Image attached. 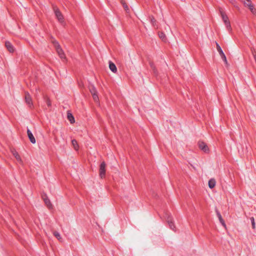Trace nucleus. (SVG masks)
Masks as SVG:
<instances>
[{
	"label": "nucleus",
	"mask_w": 256,
	"mask_h": 256,
	"mask_svg": "<svg viewBox=\"0 0 256 256\" xmlns=\"http://www.w3.org/2000/svg\"><path fill=\"white\" fill-rule=\"evenodd\" d=\"M167 222L169 225L170 228L173 230H174L176 228L172 221V219L170 216H168V218Z\"/></svg>",
	"instance_id": "10"
},
{
	"label": "nucleus",
	"mask_w": 256,
	"mask_h": 256,
	"mask_svg": "<svg viewBox=\"0 0 256 256\" xmlns=\"http://www.w3.org/2000/svg\"><path fill=\"white\" fill-rule=\"evenodd\" d=\"M250 221H251V222H252V228L254 229L255 227H256L255 222H254V217H252V218H250Z\"/></svg>",
	"instance_id": "21"
},
{
	"label": "nucleus",
	"mask_w": 256,
	"mask_h": 256,
	"mask_svg": "<svg viewBox=\"0 0 256 256\" xmlns=\"http://www.w3.org/2000/svg\"><path fill=\"white\" fill-rule=\"evenodd\" d=\"M220 12L222 18V19L227 29L228 30H230L232 28L230 26V22L228 18L227 15L225 14V12L222 10V8L220 10Z\"/></svg>",
	"instance_id": "1"
},
{
	"label": "nucleus",
	"mask_w": 256,
	"mask_h": 256,
	"mask_svg": "<svg viewBox=\"0 0 256 256\" xmlns=\"http://www.w3.org/2000/svg\"><path fill=\"white\" fill-rule=\"evenodd\" d=\"M216 215L218 218V220H220V224L224 227L226 226V225L225 224V222H224V220L222 219V216L220 214V212L218 210H216Z\"/></svg>",
	"instance_id": "13"
},
{
	"label": "nucleus",
	"mask_w": 256,
	"mask_h": 256,
	"mask_svg": "<svg viewBox=\"0 0 256 256\" xmlns=\"http://www.w3.org/2000/svg\"><path fill=\"white\" fill-rule=\"evenodd\" d=\"M109 68L113 72L115 73L117 72V68L116 65L111 62H109Z\"/></svg>",
	"instance_id": "15"
},
{
	"label": "nucleus",
	"mask_w": 256,
	"mask_h": 256,
	"mask_svg": "<svg viewBox=\"0 0 256 256\" xmlns=\"http://www.w3.org/2000/svg\"><path fill=\"white\" fill-rule=\"evenodd\" d=\"M53 9H54V11L55 16H56V18H57L58 21L60 23L63 24L64 22V18L63 15L62 14V12H60L59 9L56 6H54Z\"/></svg>",
	"instance_id": "2"
},
{
	"label": "nucleus",
	"mask_w": 256,
	"mask_h": 256,
	"mask_svg": "<svg viewBox=\"0 0 256 256\" xmlns=\"http://www.w3.org/2000/svg\"><path fill=\"white\" fill-rule=\"evenodd\" d=\"M159 36H160V38L162 40H164V38H166V35H165V34H164V33H163V32H160V33L159 34Z\"/></svg>",
	"instance_id": "24"
},
{
	"label": "nucleus",
	"mask_w": 256,
	"mask_h": 256,
	"mask_svg": "<svg viewBox=\"0 0 256 256\" xmlns=\"http://www.w3.org/2000/svg\"><path fill=\"white\" fill-rule=\"evenodd\" d=\"M216 181L214 178H210L208 182V186L210 188H213L216 186Z\"/></svg>",
	"instance_id": "12"
},
{
	"label": "nucleus",
	"mask_w": 256,
	"mask_h": 256,
	"mask_svg": "<svg viewBox=\"0 0 256 256\" xmlns=\"http://www.w3.org/2000/svg\"><path fill=\"white\" fill-rule=\"evenodd\" d=\"M123 6H124V9H125V10H126V11H127V10H128V6L126 4H123Z\"/></svg>",
	"instance_id": "26"
},
{
	"label": "nucleus",
	"mask_w": 256,
	"mask_h": 256,
	"mask_svg": "<svg viewBox=\"0 0 256 256\" xmlns=\"http://www.w3.org/2000/svg\"><path fill=\"white\" fill-rule=\"evenodd\" d=\"M44 201L46 204L49 208H52V205L49 199H48V198H44Z\"/></svg>",
	"instance_id": "19"
},
{
	"label": "nucleus",
	"mask_w": 256,
	"mask_h": 256,
	"mask_svg": "<svg viewBox=\"0 0 256 256\" xmlns=\"http://www.w3.org/2000/svg\"><path fill=\"white\" fill-rule=\"evenodd\" d=\"M150 66L152 68H154V64H150Z\"/></svg>",
	"instance_id": "27"
},
{
	"label": "nucleus",
	"mask_w": 256,
	"mask_h": 256,
	"mask_svg": "<svg viewBox=\"0 0 256 256\" xmlns=\"http://www.w3.org/2000/svg\"><path fill=\"white\" fill-rule=\"evenodd\" d=\"M27 134L30 142L32 144H35L36 142V139L34 136H33L32 132L28 128L27 129Z\"/></svg>",
	"instance_id": "8"
},
{
	"label": "nucleus",
	"mask_w": 256,
	"mask_h": 256,
	"mask_svg": "<svg viewBox=\"0 0 256 256\" xmlns=\"http://www.w3.org/2000/svg\"><path fill=\"white\" fill-rule=\"evenodd\" d=\"M233 2H234V0H232L231 2L233 4Z\"/></svg>",
	"instance_id": "28"
},
{
	"label": "nucleus",
	"mask_w": 256,
	"mask_h": 256,
	"mask_svg": "<svg viewBox=\"0 0 256 256\" xmlns=\"http://www.w3.org/2000/svg\"><path fill=\"white\" fill-rule=\"evenodd\" d=\"M25 100L26 102L28 105L29 107H32V99L28 93L26 94Z\"/></svg>",
	"instance_id": "7"
},
{
	"label": "nucleus",
	"mask_w": 256,
	"mask_h": 256,
	"mask_svg": "<svg viewBox=\"0 0 256 256\" xmlns=\"http://www.w3.org/2000/svg\"><path fill=\"white\" fill-rule=\"evenodd\" d=\"M11 152L12 154V155L15 157V158L16 159V160L20 162H22V160L21 159V158L18 152L14 149L11 150Z\"/></svg>",
	"instance_id": "9"
},
{
	"label": "nucleus",
	"mask_w": 256,
	"mask_h": 256,
	"mask_svg": "<svg viewBox=\"0 0 256 256\" xmlns=\"http://www.w3.org/2000/svg\"><path fill=\"white\" fill-rule=\"evenodd\" d=\"M46 103L48 106H51V102L49 99L46 100Z\"/></svg>",
	"instance_id": "25"
},
{
	"label": "nucleus",
	"mask_w": 256,
	"mask_h": 256,
	"mask_svg": "<svg viewBox=\"0 0 256 256\" xmlns=\"http://www.w3.org/2000/svg\"><path fill=\"white\" fill-rule=\"evenodd\" d=\"M216 49H217V50L220 56H223V54H224V52H223L221 47L218 44V43L216 42Z\"/></svg>",
	"instance_id": "17"
},
{
	"label": "nucleus",
	"mask_w": 256,
	"mask_h": 256,
	"mask_svg": "<svg viewBox=\"0 0 256 256\" xmlns=\"http://www.w3.org/2000/svg\"><path fill=\"white\" fill-rule=\"evenodd\" d=\"M5 45L10 52H14V46L10 42H6L5 43Z\"/></svg>",
	"instance_id": "11"
},
{
	"label": "nucleus",
	"mask_w": 256,
	"mask_h": 256,
	"mask_svg": "<svg viewBox=\"0 0 256 256\" xmlns=\"http://www.w3.org/2000/svg\"><path fill=\"white\" fill-rule=\"evenodd\" d=\"M91 92L92 94V97L94 100L95 102H98V96L96 94V88H92V90H91Z\"/></svg>",
	"instance_id": "14"
},
{
	"label": "nucleus",
	"mask_w": 256,
	"mask_h": 256,
	"mask_svg": "<svg viewBox=\"0 0 256 256\" xmlns=\"http://www.w3.org/2000/svg\"><path fill=\"white\" fill-rule=\"evenodd\" d=\"M56 50L57 52V53L58 54L59 56L62 60H65L66 59V56L65 54L63 51V50L60 48V46L58 44V43L56 44Z\"/></svg>",
	"instance_id": "3"
},
{
	"label": "nucleus",
	"mask_w": 256,
	"mask_h": 256,
	"mask_svg": "<svg viewBox=\"0 0 256 256\" xmlns=\"http://www.w3.org/2000/svg\"><path fill=\"white\" fill-rule=\"evenodd\" d=\"M68 118L70 122V123H74V118L72 114L68 112Z\"/></svg>",
	"instance_id": "18"
},
{
	"label": "nucleus",
	"mask_w": 256,
	"mask_h": 256,
	"mask_svg": "<svg viewBox=\"0 0 256 256\" xmlns=\"http://www.w3.org/2000/svg\"><path fill=\"white\" fill-rule=\"evenodd\" d=\"M106 163L103 162H102L100 166V176L101 178L104 177L106 174Z\"/></svg>",
	"instance_id": "4"
},
{
	"label": "nucleus",
	"mask_w": 256,
	"mask_h": 256,
	"mask_svg": "<svg viewBox=\"0 0 256 256\" xmlns=\"http://www.w3.org/2000/svg\"><path fill=\"white\" fill-rule=\"evenodd\" d=\"M244 4L249 8L252 12H254V8L250 0H242Z\"/></svg>",
	"instance_id": "6"
},
{
	"label": "nucleus",
	"mask_w": 256,
	"mask_h": 256,
	"mask_svg": "<svg viewBox=\"0 0 256 256\" xmlns=\"http://www.w3.org/2000/svg\"><path fill=\"white\" fill-rule=\"evenodd\" d=\"M72 144L74 149L76 150H78L79 146L77 141L76 140L74 139L72 140Z\"/></svg>",
	"instance_id": "16"
},
{
	"label": "nucleus",
	"mask_w": 256,
	"mask_h": 256,
	"mask_svg": "<svg viewBox=\"0 0 256 256\" xmlns=\"http://www.w3.org/2000/svg\"><path fill=\"white\" fill-rule=\"evenodd\" d=\"M198 146L204 152H208L209 151L208 148L206 143L202 142H198Z\"/></svg>",
	"instance_id": "5"
},
{
	"label": "nucleus",
	"mask_w": 256,
	"mask_h": 256,
	"mask_svg": "<svg viewBox=\"0 0 256 256\" xmlns=\"http://www.w3.org/2000/svg\"><path fill=\"white\" fill-rule=\"evenodd\" d=\"M54 235L58 238V240H60L61 239H62V238H61V236H60V234L59 232H54Z\"/></svg>",
	"instance_id": "20"
},
{
	"label": "nucleus",
	"mask_w": 256,
	"mask_h": 256,
	"mask_svg": "<svg viewBox=\"0 0 256 256\" xmlns=\"http://www.w3.org/2000/svg\"><path fill=\"white\" fill-rule=\"evenodd\" d=\"M150 19L151 24H152V26H154L156 24V19L153 16L150 17Z\"/></svg>",
	"instance_id": "22"
},
{
	"label": "nucleus",
	"mask_w": 256,
	"mask_h": 256,
	"mask_svg": "<svg viewBox=\"0 0 256 256\" xmlns=\"http://www.w3.org/2000/svg\"><path fill=\"white\" fill-rule=\"evenodd\" d=\"M220 57L222 59V60L224 62L225 64H228L226 58L225 54H223V56L222 55Z\"/></svg>",
	"instance_id": "23"
}]
</instances>
